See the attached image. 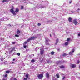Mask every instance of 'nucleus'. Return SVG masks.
Returning <instances> with one entry per match:
<instances>
[{"label":"nucleus","instance_id":"nucleus-1","mask_svg":"<svg viewBox=\"0 0 80 80\" xmlns=\"http://www.w3.org/2000/svg\"><path fill=\"white\" fill-rule=\"evenodd\" d=\"M12 8L10 10L11 13H12L13 15H16V13L14 12V7L13 6H12Z\"/></svg>","mask_w":80,"mask_h":80},{"label":"nucleus","instance_id":"nucleus-2","mask_svg":"<svg viewBox=\"0 0 80 80\" xmlns=\"http://www.w3.org/2000/svg\"><path fill=\"white\" fill-rule=\"evenodd\" d=\"M38 79L40 80H42L43 78V74H39L38 75Z\"/></svg>","mask_w":80,"mask_h":80},{"label":"nucleus","instance_id":"nucleus-3","mask_svg":"<svg viewBox=\"0 0 80 80\" xmlns=\"http://www.w3.org/2000/svg\"><path fill=\"white\" fill-rule=\"evenodd\" d=\"M37 38V37H34V36H33L31 37L30 38L31 40H35V39Z\"/></svg>","mask_w":80,"mask_h":80},{"label":"nucleus","instance_id":"nucleus-4","mask_svg":"<svg viewBox=\"0 0 80 80\" xmlns=\"http://www.w3.org/2000/svg\"><path fill=\"white\" fill-rule=\"evenodd\" d=\"M75 52V49H72V52H69V55H73V53H72V52Z\"/></svg>","mask_w":80,"mask_h":80},{"label":"nucleus","instance_id":"nucleus-5","mask_svg":"<svg viewBox=\"0 0 80 80\" xmlns=\"http://www.w3.org/2000/svg\"><path fill=\"white\" fill-rule=\"evenodd\" d=\"M46 77H47V78H49L50 77V76L49 75V73H48V72H47L46 74Z\"/></svg>","mask_w":80,"mask_h":80},{"label":"nucleus","instance_id":"nucleus-6","mask_svg":"<svg viewBox=\"0 0 80 80\" xmlns=\"http://www.w3.org/2000/svg\"><path fill=\"white\" fill-rule=\"evenodd\" d=\"M40 53L41 55H43V53H44V49L41 50Z\"/></svg>","mask_w":80,"mask_h":80},{"label":"nucleus","instance_id":"nucleus-7","mask_svg":"<svg viewBox=\"0 0 80 80\" xmlns=\"http://www.w3.org/2000/svg\"><path fill=\"white\" fill-rule=\"evenodd\" d=\"M14 12H15V13H18V12H19V9L18 8H16Z\"/></svg>","mask_w":80,"mask_h":80},{"label":"nucleus","instance_id":"nucleus-8","mask_svg":"<svg viewBox=\"0 0 80 80\" xmlns=\"http://www.w3.org/2000/svg\"><path fill=\"white\" fill-rule=\"evenodd\" d=\"M73 23L75 24V25H76L77 23H78V22H77V21L76 20H74L73 21Z\"/></svg>","mask_w":80,"mask_h":80},{"label":"nucleus","instance_id":"nucleus-9","mask_svg":"<svg viewBox=\"0 0 80 80\" xmlns=\"http://www.w3.org/2000/svg\"><path fill=\"white\" fill-rule=\"evenodd\" d=\"M56 42L55 43V45H57L58 44V42H59V40L58 38H57L56 40Z\"/></svg>","mask_w":80,"mask_h":80},{"label":"nucleus","instance_id":"nucleus-10","mask_svg":"<svg viewBox=\"0 0 80 80\" xmlns=\"http://www.w3.org/2000/svg\"><path fill=\"white\" fill-rule=\"evenodd\" d=\"M9 2L8 0H3L2 1V3H5L6 2Z\"/></svg>","mask_w":80,"mask_h":80},{"label":"nucleus","instance_id":"nucleus-11","mask_svg":"<svg viewBox=\"0 0 80 80\" xmlns=\"http://www.w3.org/2000/svg\"><path fill=\"white\" fill-rule=\"evenodd\" d=\"M71 67L72 68H75V67H76V65L72 64Z\"/></svg>","mask_w":80,"mask_h":80},{"label":"nucleus","instance_id":"nucleus-12","mask_svg":"<svg viewBox=\"0 0 80 80\" xmlns=\"http://www.w3.org/2000/svg\"><path fill=\"white\" fill-rule=\"evenodd\" d=\"M46 40V42H50V40L48 39V38L47 39V38H45Z\"/></svg>","mask_w":80,"mask_h":80},{"label":"nucleus","instance_id":"nucleus-13","mask_svg":"<svg viewBox=\"0 0 80 80\" xmlns=\"http://www.w3.org/2000/svg\"><path fill=\"white\" fill-rule=\"evenodd\" d=\"M59 67L60 68H65V66L63 65L60 66Z\"/></svg>","mask_w":80,"mask_h":80},{"label":"nucleus","instance_id":"nucleus-14","mask_svg":"<svg viewBox=\"0 0 80 80\" xmlns=\"http://www.w3.org/2000/svg\"><path fill=\"white\" fill-rule=\"evenodd\" d=\"M68 21L69 22H72V18H68Z\"/></svg>","mask_w":80,"mask_h":80},{"label":"nucleus","instance_id":"nucleus-15","mask_svg":"<svg viewBox=\"0 0 80 80\" xmlns=\"http://www.w3.org/2000/svg\"><path fill=\"white\" fill-rule=\"evenodd\" d=\"M20 31L18 30L17 31L16 33H17V34H19V33H20Z\"/></svg>","mask_w":80,"mask_h":80},{"label":"nucleus","instance_id":"nucleus-16","mask_svg":"<svg viewBox=\"0 0 80 80\" xmlns=\"http://www.w3.org/2000/svg\"><path fill=\"white\" fill-rule=\"evenodd\" d=\"M15 48H12V50H11L10 52H12L13 50H15Z\"/></svg>","mask_w":80,"mask_h":80},{"label":"nucleus","instance_id":"nucleus-17","mask_svg":"<svg viewBox=\"0 0 80 80\" xmlns=\"http://www.w3.org/2000/svg\"><path fill=\"white\" fill-rule=\"evenodd\" d=\"M45 42L46 45H50V44L48 42Z\"/></svg>","mask_w":80,"mask_h":80},{"label":"nucleus","instance_id":"nucleus-18","mask_svg":"<svg viewBox=\"0 0 80 80\" xmlns=\"http://www.w3.org/2000/svg\"><path fill=\"white\" fill-rule=\"evenodd\" d=\"M56 77H57L58 78H60V76H59V74H56Z\"/></svg>","mask_w":80,"mask_h":80},{"label":"nucleus","instance_id":"nucleus-19","mask_svg":"<svg viewBox=\"0 0 80 80\" xmlns=\"http://www.w3.org/2000/svg\"><path fill=\"white\" fill-rule=\"evenodd\" d=\"M30 41H31V40H30V39L29 38L27 40V42L28 43V42H29Z\"/></svg>","mask_w":80,"mask_h":80},{"label":"nucleus","instance_id":"nucleus-20","mask_svg":"<svg viewBox=\"0 0 80 80\" xmlns=\"http://www.w3.org/2000/svg\"><path fill=\"white\" fill-rule=\"evenodd\" d=\"M65 45H66V46H67V45H68V42H66L65 43Z\"/></svg>","mask_w":80,"mask_h":80},{"label":"nucleus","instance_id":"nucleus-21","mask_svg":"<svg viewBox=\"0 0 80 80\" xmlns=\"http://www.w3.org/2000/svg\"><path fill=\"white\" fill-rule=\"evenodd\" d=\"M27 42L26 41V42H24V43H23V45H25L26 44H27Z\"/></svg>","mask_w":80,"mask_h":80},{"label":"nucleus","instance_id":"nucleus-22","mask_svg":"<svg viewBox=\"0 0 80 80\" xmlns=\"http://www.w3.org/2000/svg\"><path fill=\"white\" fill-rule=\"evenodd\" d=\"M66 55H67V54H66V53H64L62 55V56H63V57H65V56H66Z\"/></svg>","mask_w":80,"mask_h":80},{"label":"nucleus","instance_id":"nucleus-23","mask_svg":"<svg viewBox=\"0 0 80 80\" xmlns=\"http://www.w3.org/2000/svg\"><path fill=\"white\" fill-rule=\"evenodd\" d=\"M31 62H32L33 63L35 62V60L34 59H32L31 61Z\"/></svg>","mask_w":80,"mask_h":80},{"label":"nucleus","instance_id":"nucleus-24","mask_svg":"<svg viewBox=\"0 0 80 80\" xmlns=\"http://www.w3.org/2000/svg\"><path fill=\"white\" fill-rule=\"evenodd\" d=\"M24 8V7H23V6H21V10H23V8Z\"/></svg>","mask_w":80,"mask_h":80},{"label":"nucleus","instance_id":"nucleus-25","mask_svg":"<svg viewBox=\"0 0 80 80\" xmlns=\"http://www.w3.org/2000/svg\"><path fill=\"white\" fill-rule=\"evenodd\" d=\"M54 53H55V52H54L52 51V52H51V55H53L54 54Z\"/></svg>","mask_w":80,"mask_h":80},{"label":"nucleus","instance_id":"nucleus-26","mask_svg":"<svg viewBox=\"0 0 80 80\" xmlns=\"http://www.w3.org/2000/svg\"><path fill=\"white\" fill-rule=\"evenodd\" d=\"M70 38H68L67 39V42H69V41H70Z\"/></svg>","mask_w":80,"mask_h":80},{"label":"nucleus","instance_id":"nucleus-27","mask_svg":"<svg viewBox=\"0 0 80 80\" xmlns=\"http://www.w3.org/2000/svg\"><path fill=\"white\" fill-rule=\"evenodd\" d=\"M6 73H10V71H6Z\"/></svg>","mask_w":80,"mask_h":80},{"label":"nucleus","instance_id":"nucleus-28","mask_svg":"<svg viewBox=\"0 0 80 80\" xmlns=\"http://www.w3.org/2000/svg\"><path fill=\"white\" fill-rule=\"evenodd\" d=\"M26 78H28V74H27L26 75Z\"/></svg>","mask_w":80,"mask_h":80},{"label":"nucleus","instance_id":"nucleus-29","mask_svg":"<svg viewBox=\"0 0 80 80\" xmlns=\"http://www.w3.org/2000/svg\"><path fill=\"white\" fill-rule=\"evenodd\" d=\"M41 23H38V27H39V26H40V25H41Z\"/></svg>","mask_w":80,"mask_h":80},{"label":"nucleus","instance_id":"nucleus-30","mask_svg":"<svg viewBox=\"0 0 80 80\" xmlns=\"http://www.w3.org/2000/svg\"><path fill=\"white\" fill-rule=\"evenodd\" d=\"M15 36L16 37H19V35H18L17 34H16L15 35Z\"/></svg>","mask_w":80,"mask_h":80},{"label":"nucleus","instance_id":"nucleus-31","mask_svg":"<svg viewBox=\"0 0 80 80\" xmlns=\"http://www.w3.org/2000/svg\"><path fill=\"white\" fill-rule=\"evenodd\" d=\"M23 48H27V46L24 45L23 46Z\"/></svg>","mask_w":80,"mask_h":80},{"label":"nucleus","instance_id":"nucleus-32","mask_svg":"<svg viewBox=\"0 0 80 80\" xmlns=\"http://www.w3.org/2000/svg\"><path fill=\"white\" fill-rule=\"evenodd\" d=\"M7 77H8V75L7 74H6L4 76V77L5 78Z\"/></svg>","mask_w":80,"mask_h":80},{"label":"nucleus","instance_id":"nucleus-33","mask_svg":"<svg viewBox=\"0 0 80 80\" xmlns=\"http://www.w3.org/2000/svg\"><path fill=\"white\" fill-rule=\"evenodd\" d=\"M17 55H18V56H20V53L18 52L17 53Z\"/></svg>","mask_w":80,"mask_h":80},{"label":"nucleus","instance_id":"nucleus-34","mask_svg":"<svg viewBox=\"0 0 80 80\" xmlns=\"http://www.w3.org/2000/svg\"><path fill=\"white\" fill-rule=\"evenodd\" d=\"M65 78V76H64L62 78V80H64Z\"/></svg>","mask_w":80,"mask_h":80},{"label":"nucleus","instance_id":"nucleus-35","mask_svg":"<svg viewBox=\"0 0 80 80\" xmlns=\"http://www.w3.org/2000/svg\"><path fill=\"white\" fill-rule=\"evenodd\" d=\"M15 42H12V45H14V44H15Z\"/></svg>","mask_w":80,"mask_h":80},{"label":"nucleus","instance_id":"nucleus-36","mask_svg":"<svg viewBox=\"0 0 80 80\" xmlns=\"http://www.w3.org/2000/svg\"><path fill=\"white\" fill-rule=\"evenodd\" d=\"M79 63H80V61L79 60L78 61V62H77L78 64H79Z\"/></svg>","mask_w":80,"mask_h":80},{"label":"nucleus","instance_id":"nucleus-37","mask_svg":"<svg viewBox=\"0 0 80 80\" xmlns=\"http://www.w3.org/2000/svg\"><path fill=\"white\" fill-rule=\"evenodd\" d=\"M72 2V1H69V3L70 4Z\"/></svg>","mask_w":80,"mask_h":80},{"label":"nucleus","instance_id":"nucleus-38","mask_svg":"<svg viewBox=\"0 0 80 80\" xmlns=\"http://www.w3.org/2000/svg\"><path fill=\"white\" fill-rule=\"evenodd\" d=\"M13 80H17V78H14L13 79Z\"/></svg>","mask_w":80,"mask_h":80},{"label":"nucleus","instance_id":"nucleus-39","mask_svg":"<svg viewBox=\"0 0 80 80\" xmlns=\"http://www.w3.org/2000/svg\"><path fill=\"white\" fill-rule=\"evenodd\" d=\"M24 80H27V78H24Z\"/></svg>","mask_w":80,"mask_h":80},{"label":"nucleus","instance_id":"nucleus-40","mask_svg":"<svg viewBox=\"0 0 80 80\" xmlns=\"http://www.w3.org/2000/svg\"><path fill=\"white\" fill-rule=\"evenodd\" d=\"M78 37H80V34H78Z\"/></svg>","mask_w":80,"mask_h":80},{"label":"nucleus","instance_id":"nucleus-41","mask_svg":"<svg viewBox=\"0 0 80 80\" xmlns=\"http://www.w3.org/2000/svg\"><path fill=\"white\" fill-rule=\"evenodd\" d=\"M50 36L51 37H52V35L51 34H50Z\"/></svg>","mask_w":80,"mask_h":80},{"label":"nucleus","instance_id":"nucleus-42","mask_svg":"<svg viewBox=\"0 0 80 80\" xmlns=\"http://www.w3.org/2000/svg\"><path fill=\"white\" fill-rule=\"evenodd\" d=\"M13 61H15V59H13Z\"/></svg>","mask_w":80,"mask_h":80},{"label":"nucleus","instance_id":"nucleus-43","mask_svg":"<svg viewBox=\"0 0 80 80\" xmlns=\"http://www.w3.org/2000/svg\"><path fill=\"white\" fill-rule=\"evenodd\" d=\"M12 64H13V63H14V62H12Z\"/></svg>","mask_w":80,"mask_h":80},{"label":"nucleus","instance_id":"nucleus-44","mask_svg":"<svg viewBox=\"0 0 80 80\" xmlns=\"http://www.w3.org/2000/svg\"><path fill=\"white\" fill-rule=\"evenodd\" d=\"M80 10V9L79 8H78V10Z\"/></svg>","mask_w":80,"mask_h":80},{"label":"nucleus","instance_id":"nucleus-45","mask_svg":"<svg viewBox=\"0 0 80 80\" xmlns=\"http://www.w3.org/2000/svg\"><path fill=\"white\" fill-rule=\"evenodd\" d=\"M42 47H44V46H42Z\"/></svg>","mask_w":80,"mask_h":80},{"label":"nucleus","instance_id":"nucleus-46","mask_svg":"<svg viewBox=\"0 0 80 80\" xmlns=\"http://www.w3.org/2000/svg\"><path fill=\"white\" fill-rule=\"evenodd\" d=\"M52 80H55V79H53Z\"/></svg>","mask_w":80,"mask_h":80},{"label":"nucleus","instance_id":"nucleus-47","mask_svg":"<svg viewBox=\"0 0 80 80\" xmlns=\"http://www.w3.org/2000/svg\"><path fill=\"white\" fill-rule=\"evenodd\" d=\"M58 50H60V49H58Z\"/></svg>","mask_w":80,"mask_h":80},{"label":"nucleus","instance_id":"nucleus-48","mask_svg":"<svg viewBox=\"0 0 80 80\" xmlns=\"http://www.w3.org/2000/svg\"><path fill=\"white\" fill-rule=\"evenodd\" d=\"M33 56H34V54H33Z\"/></svg>","mask_w":80,"mask_h":80}]
</instances>
